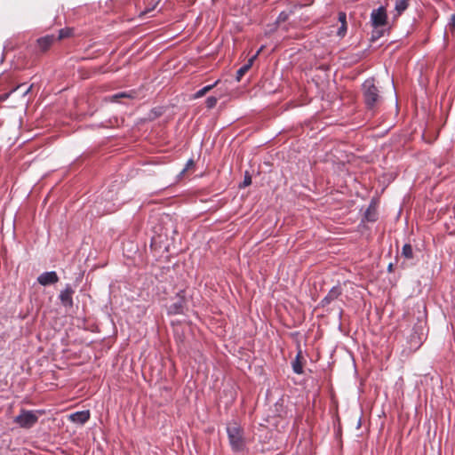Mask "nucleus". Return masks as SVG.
I'll return each mask as SVG.
<instances>
[{
  "label": "nucleus",
  "mask_w": 455,
  "mask_h": 455,
  "mask_svg": "<svg viewBox=\"0 0 455 455\" xmlns=\"http://www.w3.org/2000/svg\"><path fill=\"white\" fill-rule=\"evenodd\" d=\"M251 183V178L248 174H245L244 180L240 187H247Z\"/></svg>",
  "instance_id": "a211bd4d"
},
{
  "label": "nucleus",
  "mask_w": 455,
  "mask_h": 455,
  "mask_svg": "<svg viewBox=\"0 0 455 455\" xmlns=\"http://www.w3.org/2000/svg\"><path fill=\"white\" fill-rule=\"evenodd\" d=\"M402 254L407 258L411 259L412 258V248L410 244H404L402 250Z\"/></svg>",
  "instance_id": "4468645a"
},
{
  "label": "nucleus",
  "mask_w": 455,
  "mask_h": 455,
  "mask_svg": "<svg viewBox=\"0 0 455 455\" xmlns=\"http://www.w3.org/2000/svg\"><path fill=\"white\" fill-rule=\"evenodd\" d=\"M220 83V80L216 81L214 84L204 86L201 90H199L197 92H196L193 96V99H198L203 96H204L208 92H210L212 88H214L218 84Z\"/></svg>",
  "instance_id": "f8f14e48"
},
{
  "label": "nucleus",
  "mask_w": 455,
  "mask_h": 455,
  "mask_svg": "<svg viewBox=\"0 0 455 455\" xmlns=\"http://www.w3.org/2000/svg\"><path fill=\"white\" fill-rule=\"evenodd\" d=\"M363 94L364 102L369 108H372L380 101V95L373 79H367L363 84Z\"/></svg>",
  "instance_id": "f257e3e1"
},
{
  "label": "nucleus",
  "mask_w": 455,
  "mask_h": 455,
  "mask_svg": "<svg viewBox=\"0 0 455 455\" xmlns=\"http://www.w3.org/2000/svg\"><path fill=\"white\" fill-rule=\"evenodd\" d=\"M263 50V46H261L258 52L253 55V56H256V58L258 57V55L260 53V52Z\"/></svg>",
  "instance_id": "412c9836"
},
{
  "label": "nucleus",
  "mask_w": 455,
  "mask_h": 455,
  "mask_svg": "<svg viewBox=\"0 0 455 455\" xmlns=\"http://www.w3.org/2000/svg\"><path fill=\"white\" fill-rule=\"evenodd\" d=\"M37 281L41 285L46 286L55 283L59 281V277L54 271L44 272L37 277Z\"/></svg>",
  "instance_id": "39448f33"
},
{
  "label": "nucleus",
  "mask_w": 455,
  "mask_h": 455,
  "mask_svg": "<svg viewBox=\"0 0 455 455\" xmlns=\"http://www.w3.org/2000/svg\"><path fill=\"white\" fill-rule=\"evenodd\" d=\"M371 19L374 27L384 26L387 20V13L384 7H379L377 10H373L371 14Z\"/></svg>",
  "instance_id": "20e7f679"
},
{
  "label": "nucleus",
  "mask_w": 455,
  "mask_h": 455,
  "mask_svg": "<svg viewBox=\"0 0 455 455\" xmlns=\"http://www.w3.org/2000/svg\"><path fill=\"white\" fill-rule=\"evenodd\" d=\"M347 16L345 12H339V21L340 22V27L339 28L337 31V35L339 37H343L346 35L347 32V21H346Z\"/></svg>",
  "instance_id": "6e6552de"
},
{
  "label": "nucleus",
  "mask_w": 455,
  "mask_h": 455,
  "mask_svg": "<svg viewBox=\"0 0 455 455\" xmlns=\"http://www.w3.org/2000/svg\"><path fill=\"white\" fill-rule=\"evenodd\" d=\"M292 368H293V371L298 373V374H300L302 373V366L300 364V363L299 362L298 359H296L293 363H292Z\"/></svg>",
  "instance_id": "f3484780"
},
{
  "label": "nucleus",
  "mask_w": 455,
  "mask_h": 455,
  "mask_svg": "<svg viewBox=\"0 0 455 455\" xmlns=\"http://www.w3.org/2000/svg\"><path fill=\"white\" fill-rule=\"evenodd\" d=\"M54 37L52 36H47L37 40L39 47L45 51L52 44Z\"/></svg>",
  "instance_id": "9b49d317"
},
{
  "label": "nucleus",
  "mask_w": 455,
  "mask_h": 455,
  "mask_svg": "<svg viewBox=\"0 0 455 455\" xmlns=\"http://www.w3.org/2000/svg\"><path fill=\"white\" fill-rule=\"evenodd\" d=\"M409 0H395V10L400 15L408 7Z\"/></svg>",
  "instance_id": "ddd939ff"
},
{
  "label": "nucleus",
  "mask_w": 455,
  "mask_h": 455,
  "mask_svg": "<svg viewBox=\"0 0 455 455\" xmlns=\"http://www.w3.org/2000/svg\"><path fill=\"white\" fill-rule=\"evenodd\" d=\"M217 101H218V99L216 97L212 96V97H208L206 99L205 103H206V106L208 108H212L216 106Z\"/></svg>",
  "instance_id": "2eb2a0df"
},
{
  "label": "nucleus",
  "mask_w": 455,
  "mask_h": 455,
  "mask_svg": "<svg viewBox=\"0 0 455 455\" xmlns=\"http://www.w3.org/2000/svg\"><path fill=\"white\" fill-rule=\"evenodd\" d=\"M193 165H194L193 160H188L187 164H186V168L182 171V173H184L185 172L189 170Z\"/></svg>",
  "instance_id": "6ab92c4d"
},
{
  "label": "nucleus",
  "mask_w": 455,
  "mask_h": 455,
  "mask_svg": "<svg viewBox=\"0 0 455 455\" xmlns=\"http://www.w3.org/2000/svg\"><path fill=\"white\" fill-rule=\"evenodd\" d=\"M228 435L230 445L235 451H240L244 445L241 427L236 423H232L228 426Z\"/></svg>",
  "instance_id": "7ed1b4c3"
},
{
  "label": "nucleus",
  "mask_w": 455,
  "mask_h": 455,
  "mask_svg": "<svg viewBox=\"0 0 455 455\" xmlns=\"http://www.w3.org/2000/svg\"><path fill=\"white\" fill-rule=\"evenodd\" d=\"M341 291L339 287L335 286L333 287L328 293V295L323 299V303L328 304L331 300L336 299L339 295Z\"/></svg>",
  "instance_id": "9d476101"
},
{
  "label": "nucleus",
  "mask_w": 455,
  "mask_h": 455,
  "mask_svg": "<svg viewBox=\"0 0 455 455\" xmlns=\"http://www.w3.org/2000/svg\"><path fill=\"white\" fill-rule=\"evenodd\" d=\"M256 56H252L248 62L240 68L236 72V80L240 81L243 75L251 68L253 61L255 60Z\"/></svg>",
  "instance_id": "1a4fd4ad"
},
{
  "label": "nucleus",
  "mask_w": 455,
  "mask_h": 455,
  "mask_svg": "<svg viewBox=\"0 0 455 455\" xmlns=\"http://www.w3.org/2000/svg\"><path fill=\"white\" fill-rule=\"evenodd\" d=\"M74 293V291L72 288L68 285L64 291H62L60 294V299L63 306L65 307H72L73 305V299L72 295Z\"/></svg>",
  "instance_id": "0eeeda50"
},
{
  "label": "nucleus",
  "mask_w": 455,
  "mask_h": 455,
  "mask_svg": "<svg viewBox=\"0 0 455 455\" xmlns=\"http://www.w3.org/2000/svg\"><path fill=\"white\" fill-rule=\"evenodd\" d=\"M71 34H72L71 28L61 29V30H60L59 39L68 37L71 36Z\"/></svg>",
  "instance_id": "dca6fc26"
},
{
  "label": "nucleus",
  "mask_w": 455,
  "mask_h": 455,
  "mask_svg": "<svg viewBox=\"0 0 455 455\" xmlns=\"http://www.w3.org/2000/svg\"><path fill=\"white\" fill-rule=\"evenodd\" d=\"M42 414L43 412L40 411L21 410L20 414L13 419V422L20 427L30 428L37 422Z\"/></svg>",
  "instance_id": "f03ea898"
},
{
  "label": "nucleus",
  "mask_w": 455,
  "mask_h": 455,
  "mask_svg": "<svg viewBox=\"0 0 455 455\" xmlns=\"http://www.w3.org/2000/svg\"><path fill=\"white\" fill-rule=\"evenodd\" d=\"M123 97H127V95L125 93H119V94H116L113 96V99L114 100H116L118 98H123Z\"/></svg>",
  "instance_id": "aec40b11"
},
{
  "label": "nucleus",
  "mask_w": 455,
  "mask_h": 455,
  "mask_svg": "<svg viewBox=\"0 0 455 455\" xmlns=\"http://www.w3.org/2000/svg\"><path fill=\"white\" fill-rule=\"evenodd\" d=\"M70 421L83 425L90 419V411H81L72 413L68 416Z\"/></svg>",
  "instance_id": "423d86ee"
}]
</instances>
